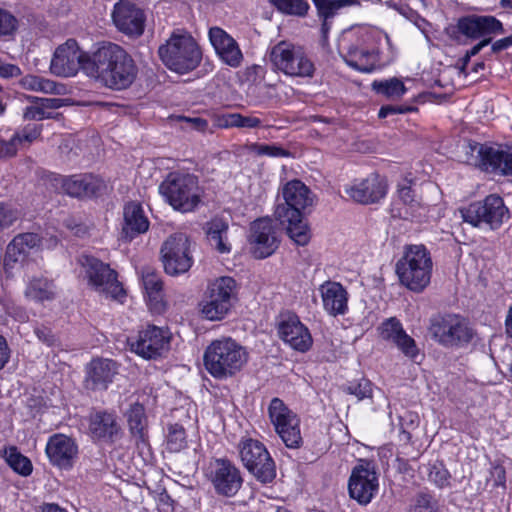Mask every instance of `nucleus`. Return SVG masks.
I'll return each mask as SVG.
<instances>
[{
  "label": "nucleus",
  "instance_id": "obj_1",
  "mask_svg": "<svg viewBox=\"0 0 512 512\" xmlns=\"http://www.w3.org/2000/svg\"><path fill=\"white\" fill-rule=\"evenodd\" d=\"M85 74L108 89L121 91L135 81L138 68L128 52L115 43H104L92 53Z\"/></svg>",
  "mask_w": 512,
  "mask_h": 512
},
{
  "label": "nucleus",
  "instance_id": "obj_2",
  "mask_svg": "<svg viewBox=\"0 0 512 512\" xmlns=\"http://www.w3.org/2000/svg\"><path fill=\"white\" fill-rule=\"evenodd\" d=\"M248 360L246 350L232 338L212 341L203 356L204 366L215 379H227L237 374Z\"/></svg>",
  "mask_w": 512,
  "mask_h": 512
},
{
  "label": "nucleus",
  "instance_id": "obj_3",
  "mask_svg": "<svg viewBox=\"0 0 512 512\" xmlns=\"http://www.w3.org/2000/svg\"><path fill=\"white\" fill-rule=\"evenodd\" d=\"M158 190L174 210L182 213L193 212L201 203L204 193L197 176L181 172L169 173Z\"/></svg>",
  "mask_w": 512,
  "mask_h": 512
},
{
  "label": "nucleus",
  "instance_id": "obj_4",
  "mask_svg": "<svg viewBox=\"0 0 512 512\" xmlns=\"http://www.w3.org/2000/svg\"><path fill=\"white\" fill-rule=\"evenodd\" d=\"M433 262L424 245H410L396 263L400 283L413 292H422L430 283Z\"/></svg>",
  "mask_w": 512,
  "mask_h": 512
},
{
  "label": "nucleus",
  "instance_id": "obj_5",
  "mask_svg": "<svg viewBox=\"0 0 512 512\" xmlns=\"http://www.w3.org/2000/svg\"><path fill=\"white\" fill-rule=\"evenodd\" d=\"M371 42L372 34L366 27L346 32L340 45L345 63L359 72H372L379 63V54Z\"/></svg>",
  "mask_w": 512,
  "mask_h": 512
},
{
  "label": "nucleus",
  "instance_id": "obj_6",
  "mask_svg": "<svg viewBox=\"0 0 512 512\" xmlns=\"http://www.w3.org/2000/svg\"><path fill=\"white\" fill-rule=\"evenodd\" d=\"M158 54L168 69L179 74L194 70L202 58L198 44L186 33H172L166 43L159 47Z\"/></svg>",
  "mask_w": 512,
  "mask_h": 512
},
{
  "label": "nucleus",
  "instance_id": "obj_7",
  "mask_svg": "<svg viewBox=\"0 0 512 512\" xmlns=\"http://www.w3.org/2000/svg\"><path fill=\"white\" fill-rule=\"evenodd\" d=\"M238 285L234 278L222 276L209 282L200 302L203 317L210 321L225 318L237 299Z\"/></svg>",
  "mask_w": 512,
  "mask_h": 512
},
{
  "label": "nucleus",
  "instance_id": "obj_8",
  "mask_svg": "<svg viewBox=\"0 0 512 512\" xmlns=\"http://www.w3.org/2000/svg\"><path fill=\"white\" fill-rule=\"evenodd\" d=\"M460 212L465 223L492 231L498 230L510 218V212L504 200L496 194H490L483 200L472 202Z\"/></svg>",
  "mask_w": 512,
  "mask_h": 512
},
{
  "label": "nucleus",
  "instance_id": "obj_9",
  "mask_svg": "<svg viewBox=\"0 0 512 512\" xmlns=\"http://www.w3.org/2000/svg\"><path fill=\"white\" fill-rule=\"evenodd\" d=\"M429 331L432 338L446 348L464 347L474 336L469 322L457 314H445L432 318Z\"/></svg>",
  "mask_w": 512,
  "mask_h": 512
},
{
  "label": "nucleus",
  "instance_id": "obj_10",
  "mask_svg": "<svg viewBox=\"0 0 512 512\" xmlns=\"http://www.w3.org/2000/svg\"><path fill=\"white\" fill-rule=\"evenodd\" d=\"M78 262L84 269L89 285L95 291L116 300H121L125 296L116 272L108 264L90 255H81Z\"/></svg>",
  "mask_w": 512,
  "mask_h": 512
},
{
  "label": "nucleus",
  "instance_id": "obj_11",
  "mask_svg": "<svg viewBox=\"0 0 512 512\" xmlns=\"http://www.w3.org/2000/svg\"><path fill=\"white\" fill-rule=\"evenodd\" d=\"M274 67L288 76L312 77L315 66L302 47L287 42L275 45L270 54Z\"/></svg>",
  "mask_w": 512,
  "mask_h": 512
},
{
  "label": "nucleus",
  "instance_id": "obj_12",
  "mask_svg": "<svg viewBox=\"0 0 512 512\" xmlns=\"http://www.w3.org/2000/svg\"><path fill=\"white\" fill-rule=\"evenodd\" d=\"M241 461L246 469L261 483H270L276 477V467L265 445L252 438L239 444Z\"/></svg>",
  "mask_w": 512,
  "mask_h": 512
},
{
  "label": "nucleus",
  "instance_id": "obj_13",
  "mask_svg": "<svg viewBox=\"0 0 512 512\" xmlns=\"http://www.w3.org/2000/svg\"><path fill=\"white\" fill-rule=\"evenodd\" d=\"M161 261L164 271L171 276L184 274L193 265L191 242L184 233L170 235L162 244Z\"/></svg>",
  "mask_w": 512,
  "mask_h": 512
},
{
  "label": "nucleus",
  "instance_id": "obj_14",
  "mask_svg": "<svg viewBox=\"0 0 512 512\" xmlns=\"http://www.w3.org/2000/svg\"><path fill=\"white\" fill-rule=\"evenodd\" d=\"M171 333L168 329L148 325L135 338L129 339L131 350L144 359H157L170 349Z\"/></svg>",
  "mask_w": 512,
  "mask_h": 512
},
{
  "label": "nucleus",
  "instance_id": "obj_15",
  "mask_svg": "<svg viewBox=\"0 0 512 512\" xmlns=\"http://www.w3.org/2000/svg\"><path fill=\"white\" fill-rule=\"evenodd\" d=\"M268 414L285 445L288 448H299L302 444V437L297 416L277 397L271 400Z\"/></svg>",
  "mask_w": 512,
  "mask_h": 512
},
{
  "label": "nucleus",
  "instance_id": "obj_16",
  "mask_svg": "<svg viewBox=\"0 0 512 512\" xmlns=\"http://www.w3.org/2000/svg\"><path fill=\"white\" fill-rule=\"evenodd\" d=\"M92 54L82 51L76 40L68 39L54 52L50 63V71L59 77L75 76L79 69L85 73V66L91 61Z\"/></svg>",
  "mask_w": 512,
  "mask_h": 512
},
{
  "label": "nucleus",
  "instance_id": "obj_17",
  "mask_svg": "<svg viewBox=\"0 0 512 512\" xmlns=\"http://www.w3.org/2000/svg\"><path fill=\"white\" fill-rule=\"evenodd\" d=\"M206 475L215 492L225 497L236 495L243 483L239 469L227 459L211 461Z\"/></svg>",
  "mask_w": 512,
  "mask_h": 512
},
{
  "label": "nucleus",
  "instance_id": "obj_18",
  "mask_svg": "<svg viewBox=\"0 0 512 512\" xmlns=\"http://www.w3.org/2000/svg\"><path fill=\"white\" fill-rule=\"evenodd\" d=\"M111 18L117 30L128 37L138 38L144 33L146 14L141 7L129 0L116 2Z\"/></svg>",
  "mask_w": 512,
  "mask_h": 512
},
{
  "label": "nucleus",
  "instance_id": "obj_19",
  "mask_svg": "<svg viewBox=\"0 0 512 512\" xmlns=\"http://www.w3.org/2000/svg\"><path fill=\"white\" fill-rule=\"evenodd\" d=\"M378 488L377 473L368 463L353 468L348 481L349 496L353 500L360 505H367L376 496Z\"/></svg>",
  "mask_w": 512,
  "mask_h": 512
},
{
  "label": "nucleus",
  "instance_id": "obj_20",
  "mask_svg": "<svg viewBox=\"0 0 512 512\" xmlns=\"http://www.w3.org/2000/svg\"><path fill=\"white\" fill-rule=\"evenodd\" d=\"M276 327L279 338L292 349L306 352L311 348L313 344L311 333L296 314L290 312L281 314Z\"/></svg>",
  "mask_w": 512,
  "mask_h": 512
},
{
  "label": "nucleus",
  "instance_id": "obj_21",
  "mask_svg": "<svg viewBox=\"0 0 512 512\" xmlns=\"http://www.w3.org/2000/svg\"><path fill=\"white\" fill-rule=\"evenodd\" d=\"M249 241L256 258L263 259L272 255L279 246L272 220L268 218L255 220L250 227Z\"/></svg>",
  "mask_w": 512,
  "mask_h": 512
},
{
  "label": "nucleus",
  "instance_id": "obj_22",
  "mask_svg": "<svg viewBox=\"0 0 512 512\" xmlns=\"http://www.w3.org/2000/svg\"><path fill=\"white\" fill-rule=\"evenodd\" d=\"M345 192L350 199L357 203H376L386 195L387 183L379 174L371 173L365 179L348 185Z\"/></svg>",
  "mask_w": 512,
  "mask_h": 512
},
{
  "label": "nucleus",
  "instance_id": "obj_23",
  "mask_svg": "<svg viewBox=\"0 0 512 512\" xmlns=\"http://www.w3.org/2000/svg\"><path fill=\"white\" fill-rule=\"evenodd\" d=\"M457 29L471 39H485L503 33L502 23L491 15H468L457 22Z\"/></svg>",
  "mask_w": 512,
  "mask_h": 512
},
{
  "label": "nucleus",
  "instance_id": "obj_24",
  "mask_svg": "<svg viewBox=\"0 0 512 512\" xmlns=\"http://www.w3.org/2000/svg\"><path fill=\"white\" fill-rule=\"evenodd\" d=\"M45 452L52 465L68 470L77 458L78 446L72 438L64 434H54L49 437Z\"/></svg>",
  "mask_w": 512,
  "mask_h": 512
},
{
  "label": "nucleus",
  "instance_id": "obj_25",
  "mask_svg": "<svg viewBox=\"0 0 512 512\" xmlns=\"http://www.w3.org/2000/svg\"><path fill=\"white\" fill-rule=\"evenodd\" d=\"M62 190L71 197H97L106 189V182L93 174L73 175L62 179Z\"/></svg>",
  "mask_w": 512,
  "mask_h": 512
},
{
  "label": "nucleus",
  "instance_id": "obj_26",
  "mask_svg": "<svg viewBox=\"0 0 512 512\" xmlns=\"http://www.w3.org/2000/svg\"><path fill=\"white\" fill-rule=\"evenodd\" d=\"M380 337L393 343L406 357L415 359L419 353L415 340L404 330L396 317L383 321L378 328Z\"/></svg>",
  "mask_w": 512,
  "mask_h": 512
},
{
  "label": "nucleus",
  "instance_id": "obj_27",
  "mask_svg": "<svg viewBox=\"0 0 512 512\" xmlns=\"http://www.w3.org/2000/svg\"><path fill=\"white\" fill-rule=\"evenodd\" d=\"M284 203L278 204L287 214H293L299 217L306 208L311 207L314 202L313 194L310 189L300 180L287 182L282 188Z\"/></svg>",
  "mask_w": 512,
  "mask_h": 512
},
{
  "label": "nucleus",
  "instance_id": "obj_28",
  "mask_svg": "<svg viewBox=\"0 0 512 512\" xmlns=\"http://www.w3.org/2000/svg\"><path fill=\"white\" fill-rule=\"evenodd\" d=\"M318 290L323 309L328 315L337 317L348 312L349 293L340 282L325 281Z\"/></svg>",
  "mask_w": 512,
  "mask_h": 512
},
{
  "label": "nucleus",
  "instance_id": "obj_29",
  "mask_svg": "<svg viewBox=\"0 0 512 512\" xmlns=\"http://www.w3.org/2000/svg\"><path fill=\"white\" fill-rule=\"evenodd\" d=\"M208 36L216 54L225 64L234 68L240 66L243 54L232 36L217 26L209 29Z\"/></svg>",
  "mask_w": 512,
  "mask_h": 512
},
{
  "label": "nucleus",
  "instance_id": "obj_30",
  "mask_svg": "<svg viewBox=\"0 0 512 512\" xmlns=\"http://www.w3.org/2000/svg\"><path fill=\"white\" fill-rule=\"evenodd\" d=\"M141 280L150 311L154 314L164 313L167 303L164 300L163 282L159 272L154 268L144 267L141 271Z\"/></svg>",
  "mask_w": 512,
  "mask_h": 512
},
{
  "label": "nucleus",
  "instance_id": "obj_31",
  "mask_svg": "<svg viewBox=\"0 0 512 512\" xmlns=\"http://www.w3.org/2000/svg\"><path fill=\"white\" fill-rule=\"evenodd\" d=\"M275 218L285 228L289 238L299 246H305L311 239V230L307 221L303 217V213H299V217L293 214H287L282 207H276L274 212Z\"/></svg>",
  "mask_w": 512,
  "mask_h": 512
},
{
  "label": "nucleus",
  "instance_id": "obj_32",
  "mask_svg": "<svg viewBox=\"0 0 512 512\" xmlns=\"http://www.w3.org/2000/svg\"><path fill=\"white\" fill-rule=\"evenodd\" d=\"M123 220L121 235L126 240L130 241L149 229V220L140 203L132 201L125 204Z\"/></svg>",
  "mask_w": 512,
  "mask_h": 512
},
{
  "label": "nucleus",
  "instance_id": "obj_33",
  "mask_svg": "<svg viewBox=\"0 0 512 512\" xmlns=\"http://www.w3.org/2000/svg\"><path fill=\"white\" fill-rule=\"evenodd\" d=\"M473 151L477 152V166L485 172L504 175L507 147L501 145L475 144Z\"/></svg>",
  "mask_w": 512,
  "mask_h": 512
},
{
  "label": "nucleus",
  "instance_id": "obj_34",
  "mask_svg": "<svg viewBox=\"0 0 512 512\" xmlns=\"http://www.w3.org/2000/svg\"><path fill=\"white\" fill-rule=\"evenodd\" d=\"M116 373V362L110 359H95L87 368L85 385L92 390L106 389Z\"/></svg>",
  "mask_w": 512,
  "mask_h": 512
},
{
  "label": "nucleus",
  "instance_id": "obj_35",
  "mask_svg": "<svg viewBox=\"0 0 512 512\" xmlns=\"http://www.w3.org/2000/svg\"><path fill=\"white\" fill-rule=\"evenodd\" d=\"M318 17L321 19V35L323 44L328 40V34L332 26L333 18L338 12L350 6L360 5V0H312Z\"/></svg>",
  "mask_w": 512,
  "mask_h": 512
},
{
  "label": "nucleus",
  "instance_id": "obj_36",
  "mask_svg": "<svg viewBox=\"0 0 512 512\" xmlns=\"http://www.w3.org/2000/svg\"><path fill=\"white\" fill-rule=\"evenodd\" d=\"M40 244V236L36 233H22L13 238L6 248L5 266H12L22 262L29 251Z\"/></svg>",
  "mask_w": 512,
  "mask_h": 512
},
{
  "label": "nucleus",
  "instance_id": "obj_37",
  "mask_svg": "<svg viewBox=\"0 0 512 512\" xmlns=\"http://www.w3.org/2000/svg\"><path fill=\"white\" fill-rule=\"evenodd\" d=\"M30 105L23 111L24 120L41 121L54 118V110L64 105V99L61 98H39L29 97Z\"/></svg>",
  "mask_w": 512,
  "mask_h": 512
},
{
  "label": "nucleus",
  "instance_id": "obj_38",
  "mask_svg": "<svg viewBox=\"0 0 512 512\" xmlns=\"http://www.w3.org/2000/svg\"><path fill=\"white\" fill-rule=\"evenodd\" d=\"M120 427L114 413L97 411L90 416L89 431L93 438L112 439Z\"/></svg>",
  "mask_w": 512,
  "mask_h": 512
},
{
  "label": "nucleus",
  "instance_id": "obj_39",
  "mask_svg": "<svg viewBox=\"0 0 512 512\" xmlns=\"http://www.w3.org/2000/svg\"><path fill=\"white\" fill-rule=\"evenodd\" d=\"M24 295L27 299L43 303L45 301H52L56 298L57 288L53 280L45 277L31 278L25 288Z\"/></svg>",
  "mask_w": 512,
  "mask_h": 512
},
{
  "label": "nucleus",
  "instance_id": "obj_40",
  "mask_svg": "<svg viewBox=\"0 0 512 512\" xmlns=\"http://www.w3.org/2000/svg\"><path fill=\"white\" fill-rule=\"evenodd\" d=\"M229 224L221 218H213L206 224L207 239L212 247L220 253H229L231 245L228 242Z\"/></svg>",
  "mask_w": 512,
  "mask_h": 512
},
{
  "label": "nucleus",
  "instance_id": "obj_41",
  "mask_svg": "<svg viewBox=\"0 0 512 512\" xmlns=\"http://www.w3.org/2000/svg\"><path fill=\"white\" fill-rule=\"evenodd\" d=\"M20 85L26 90L42 92L46 94L63 95L66 91V88L63 84L36 75L24 76L20 80Z\"/></svg>",
  "mask_w": 512,
  "mask_h": 512
},
{
  "label": "nucleus",
  "instance_id": "obj_42",
  "mask_svg": "<svg viewBox=\"0 0 512 512\" xmlns=\"http://www.w3.org/2000/svg\"><path fill=\"white\" fill-rule=\"evenodd\" d=\"M126 416L132 435L137 441L144 443L146 440L147 427V417L145 415L144 406L139 402L132 403L126 412Z\"/></svg>",
  "mask_w": 512,
  "mask_h": 512
},
{
  "label": "nucleus",
  "instance_id": "obj_43",
  "mask_svg": "<svg viewBox=\"0 0 512 512\" xmlns=\"http://www.w3.org/2000/svg\"><path fill=\"white\" fill-rule=\"evenodd\" d=\"M399 200L395 202L393 211L403 219H412L416 216L420 204L415 199L413 190L409 186H403L398 190Z\"/></svg>",
  "mask_w": 512,
  "mask_h": 512
},
{
  "label": "nucleus",
  "instance_id": "obj_44",
  "mask_svg": "<svg viewBox=\"0 0 512 512\" xmlns=\"http://www.w3.org/2000/svg\"><path fill=\"white\" fill-rule=\"evenodd\" d=\"M372 89L377 94L383 95L389 99H399L407 90L403 82L395 77L386 80L373 81Z\"/></svg>",
  "mask_w": 512,
  "mask_h": 512
},
{
  "label": "nucleus",
  "instance_id": "obj_45",
  "mask_svg": "<svg viewBox=\"0 0 512 512\" xmlns=\"http://www.w3.org/2000/svg\"><path fill=\"white\" fill-rule=\"evenodd\" d=\"M270 3L281 13L290 16L304 17L309 10L306 0H269Z\"/></svg>",
  "mask_w": 512,
  "mask_h": 512
},
{
  "label": "nucleus",
  "instance_id": "obj_46",
  "mask_svg": "<svg viewBox=\"0 0 512 512\" xmlns=\"http://www.w3.org/2000/svg\"><path fill=\"white\" fill-rule=\"evenodd\" d=\"M6 461L15 472L22 476H29L32 473L31 461L18 452L15 447H10L6 451Z\"/></svg>",
  "mask_w": 512,
  "mask_h": 512
},
{
  "label": "nucleus",
  "instance_id": "obj_47",
  "mask_svg": "<svg viewBox=\"0 0 512 512\" xmlns=\"http://www.w3.org/2000/svg\"><path fill=\"white\" fill-rule=\"evenodd\" d=\"M428 480L438 488L450 486L451 474L442 462H434L427 467Z\"/></svg>",
  "mask_w": 512,
  "mask_h": 512
},
{
  "label": "nucleus",
  "instance_id": "obj_48",
  "mask_svg": "<svg viewBox=\"0 0 512 512\" xmlns=\"http://www.w3.org/2000/svg\"><path fill=\"white\" fill-rule=\"evenodd\" d=\"M262 121L254 116H244L239 113H229L223 116L224 127L256 128L261 126Z\"/></svg>",
  "mask_w": 512,
  "mask_h": 512
},
{
  "label": "nucleus",
  "instance_id": "obj_49",
  "mask_svg": "<svg viewBox=\"0 0 512 512\" xmlns=\"http://www.w3.org/2000/svg\"><path fill=\"white\" fill-rule=\"evenodd\" d=\"M187 445L186 433L179 424L170 425L167 435V449L170 452H180Z\"/></svg>",
  "mask_w": 512,
  "mask_h": 512
},
{
  "label": "nucleus",
  "instance_id": "obj_50",
  "mask_svg": "<svg viewBox=\"0 0 512 512\" xmlns=\"http://www.w3.org/2000/svg\"><path fill=\"white\" fill-rule=\"evenodd\" d=\"M408 512H439V504L431 494L418 493L413 498Z\"/></svg>",
  "mask_w": 512,
  "mask_h": 512
},
{
  "label": "nucleus",
  "instance_id": "obj_51",
  "mask_svg": "<svg viewBox=\"0 0 512 512\" xmlns=\"http://www.w3.org/2000/svg\"><path fill=\"white\" fill-rule=\"evenodd\" d=\"M344 391L354 395L358 400L372 396V384L369 380L362 378L358 382H350L345 386Z\"/></svg>",
  "mask_w": 512,
  "mask_h": 512
},
{
  "label": "nucleus",
  "instance_id": "obj_52",
  "mask_svg": "<svg viewBox=\"0 0 512 512\" xmlns=\"http://www.w3.org/2000/svg\"><path fill=\"white\" fill-rule=\"evenodd\" d=\"M20 217L17 209L0 202V232L11 227Z\"/></svg>",
  "mask_w": 512,
  "mask_h": 512
},
{
  "label": "nucleus",
  "instance_id": "obj_53",
  "mask_svg": "<svg viewBox=\"0 0 512 512\" xmlns=\"http://www.w3.org/2000/svg\"><path fill=\"white\" fill-rule=\"evenodd\" d=\"M18 26L17 18L9 11L0 8V36L12 35Z\"/></svg>",
  "mask_w": 512,
  "mask_h": 512
},
{
  "label": "nucleus",
  "instance_id": "obj_54",
  "mask_svg": "<svg viewBox=\"0 0 512 512\" xmlns=\"http://www.w3.org/2000/svg\"><path fill=\"white\" fill-rule=\"evenodd\" d=\"M253 151L257 155H265L270 157H288L289 152L284 148L277 145H269V144H255L253 146Z\"/></svg>",
  "mask_w": 512,
  "mask_h": 512
},
{
  "label": "nucleus",
  "instance_id": "obj_55",
  "mask_svg": "<svg viewBox=\"0 0 512 512\" xmlns=\"http://www.w3.org/2000/svg\"><path fill=\"white\" fill-rule=\"evenodd\" d=\"M41 133V125L28 124L23 129L14 134V137H19V144L22 142L31 143L36 140Z\"/></svg>",
  "mask_w": 512,
  "mask_h": 512
},
{
  "label": "nucleus",
  "instance_id": "obj_56",
  "mask_svg": "<svg viewBox=\"0 0 512 512\" xmlns=\"http://www.w3.org/2000/svg\"><path fill=\"white\" fill-rule=\"evenodd\" d=\"M179 121L182 124V128L192 129L199 132H204L208 128V121L201 117H185L180 116Z\"/></svg>",
  "mask_w": 512,
  "mask_h": 512
},
{
  "label": "nucleus",
  "instance_id": "obj_57",
  "mask_svg": "<svg viewBox=\"0 0 512 512\" xmlns=\"http://www.w3.org/2000/svg\"><path fill=\"white\" fill-rule=\"evenodd\" d=\"M19 146V137L14 135L9 140L0 139V158H8L16 155Z\"/></svg>",
  "mask_w": 512,
  "mask_h": 512
},
{
  "label": "nucleus",
  "instance_id": "obj_58",
  "mask_svg": "<svg viewBox=\"0 0 512 512\" xmlns=\"http://www.w3.org/2000/svg\"><path fill=\"white\" fill-rule=\"evenodd\" d=\"M35 334L37 338L49 347L55 346L57 339L52 333L51 329L45 326L35 328Z\"/></svg>",
  "mask_w": 512,
  "mask_h": 512
},
{
  "label": "nucleus",
  "instance_id": "obj_59",
  "mask_svg": "<svg viewBox=\"0 0 512 512\" xmlns=\"http://www.w3.org/2000/svg\"><path fill=\"white\" fill-rule=\"evenodd\" d=\"M22 74L20 67L15 64L6 63L2 60L0 64V77L10 79L19 77Z\"/></svg>",
  "mask_w": 512,
  "mask_h": 512
},
{
  "label": "nucleus",
  "instance_id": "obj_60",
  "mask_svg": "<svg viewBox=\"0 0 512 512\" xmlns=\"http://www.w3.org/2000/svg\"><path fill=\"white\" fill-rule=\"evenodd\" d=\"M491 42V37L482 39L478 44L473 46L470 50H468L463 58V65L465 66L471 57L477 55L481 49L487 46Z\"/></svg>",
  "mask_w": 512,
  "mask_h": 512
},
{
  "label": "nucleus",
  "instance_id": "obj_61",
  "mask_svg": "<svg viewBox=\"0 0 512 512\" xmlns=\"http://www.w3.org/2000/svg\"><path fill=\"white\" fill-rule=\"evenodd\" d=\"M10 358V349L7 341L0 335V370L6 365Z\"/></svg>",
  "mask_w": 512,
  "mask_h": 512
},
{
  "label": "nucleus",
  "instance_id": "obj_62",
  "mask_svg": "<svg viewBox=\"0 0 512 512\" xmlns=\"http://www.w3.org/2000/svg\"><path fill=\"white\" fill-rule=\"evenodd\" d=\"M408 110H409L408 108H404L401 106H393V105L382 106L378 112V117L386 118L390 114L405 113Z\"/></svg>",
  "mask_w": 512,
  "mask_h": 512
},
{
  "label": "nucleus",
  "instance_id": "obj_63",
  "mask_svg": "<svg viewBox=\"0 0 512 512\" xmlns=\"http://www.w3.org/2000/svg\"><path fill=\"white\" fill-rule=\"evenodd\" d=\"M512 46V35L499 39L492 44L493 52H500Z\"/></svg>",
  "mask_w": 512,
  "mask_h": 512
},
{
  "label": "nucleus",
  "instance_id": "obj_64",
  "mask_svg": "<svg viewBox=\"0 0 512 512\" xmlns=\"http://www.w3.org/2000/svg\"><path fill=\"white\" fill-rule=\"evenodd\" d=\"M504 168V176H512V147H507L505 164Z\"/></svg>",
  "mask_w": 512,
  "mask_h": 512
}]
</instances>
